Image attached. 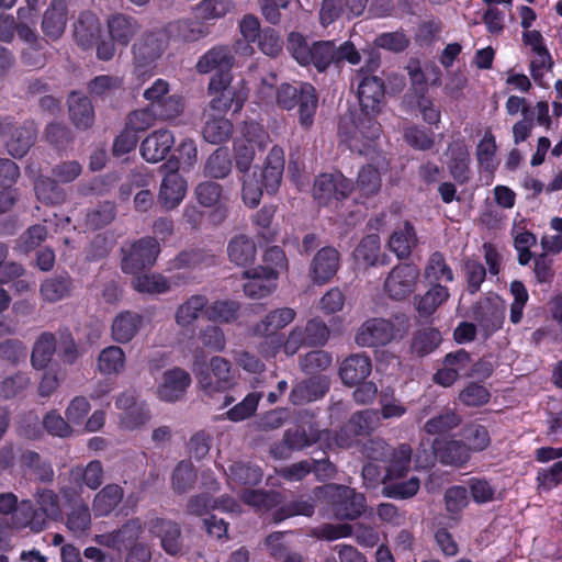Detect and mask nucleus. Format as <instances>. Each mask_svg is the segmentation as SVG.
I'll list each match as a JSON object with an SVG mask.
<instances>
[{
	"instance_id": "f257e3e1",
	"label": "nucleus",
	"mask_w": 562,
	"mask_h": 562,
	"mask_svg": "<svg viewBox=\"0 0 562 562\" xmlns=\"http://www.w3.org/2000/svg\"><path fill=\"white\" fill-rule=\"evenodd\" d=\"M286 49L301 66H313L318 72H325L330 65L339 67L345 60L357 65L361 60L359 52L351 42L336 46L334 41H316L312 44L299 32H291L286 40Z\"/></svg>"
},
{
	"instance_id": "f03ea898",
	"label": "nucleus",
	"mask_w": 562,
	"mask_h": 562,
	"mask_svg": "<svg viewBox=\"0 0 562 562\" xmlns=\"http://www.w3.org/2000/svg\"><path fill=\"white\" fill-rule=\"evenodd\" d=\"M409 328L411 319L405 313L393 314L390 318L373 317L358 328L355 341L360 347L386 346L403 339Z\"/></svg>"
},
{
	"instance_id": "7ed1b4c3",
	"label": "nucleus",
	"mask_w": 562,
	"mask_h": 562,
	"mask_svg": "<svg viewBox=\"0 0 562 562\" xmlns=\"http://www.w3.org/2000/svg\"><path fill=\"white\" fill-rule=\"evenodd\" d=\"M192 371L196 378L198 384L205 396L214 397L233 389L237 384L232 363L224 357L214 356L210 359L206 367L203 361L195 360Z\"/></svg>"
},
{
	"instance_id": "20e7f679",
	"label": "nucleus",
	"mask_w": 562,
	"mask_h": 562,
	"mask_svg": "<svg viewBox=\"0 0 562 562\" xmlns=\"http://www.w3.org/2000/svg\"><path fill=\"white\" fill-rule=\"evenodd\" d=\"M318 498L330 506L336 518L353 520L366 509V497L346 485L327 484L315 490Z\"/></svg>"
},
{
	"instance_id": "39448f33",
	"label": "nucleus",
	"mask_w": 562,
	"mask_h": 562,
	"mask_svg": "<svg viewBox=\"0 0 562 562\" xmlns=\"http://www.w3.org/2000/svg\"><path fill=\"white\" fill-rule=\"evenodd\" d=\"M232 74L215 75L209 83V93L212 99L204 111L224 114L229 110H241L246 95L243 90L232 82Z\"/></svg>"
},
{
	"instance_id": "423d86ee",
	"label": "nucleus",
	"mask_w": 562,
	"mask_h": 562,
	"mask_svg": "<svg viewBox=\"0 0 562 562\" xmlns=\"http://www.w3.org/2000/svg\"><path fill=\"white\" fill-rule=\"evenodd\" d=\"M121 252L122 271L136 276L146 269H150L155 265L160 252V247L156 238L143 237L132 244L123 246Z\"/></svg>"
},
{
	"instance_id": "0eeeda50",
	"label": "nucleus",
	"mask_w": 562,
	"mask_h": 562,
	"mask_svg": "<svg viewBox=\"0 0 562 562\" xmlns=\"http://www.w3.org/2000/svg\"><path fill=\"white\" fill-rule=\"evenodd\" d=\"M104 481V469L99 460L90 461L86 467H75L68 473L67 483L61 485L59 493L67 502L79 499L83 487L95 491Z\"/></svg>"
},
{
	"instance_id": "6e6552de",
	"label": "nucleus",
	"mask_w": 562,
	"mask_h": 562,
	"mask_svg": "<svg viewBox=\"0 0 562 562\" xmlns=\"http://www.w3.org/2000/svg\"><path fill=\"white\" fill-rule=\"evenodd\" d=\"M0 136L5 138L8 153L14 158H22L36 142L37 127L33 121L18 124L4 120L0 122Z\"/></svg>"
},
{
	"instance_id": "1a4fd4ad",
	"label": "nucleus",
	"mask_w": 562,
	"mask_h": 562,
	"mask_svg": "<svg viewBox=\"0 0 562 562\" xmlns=\"http://www.w3.org/2000/svg\"><path fill=\"white\" fill-rule=\"evenodd\" d=\"M166 49V40L161 33L146 32L132 46L133 63L138 76L154 68Z\"/></svg>"
},
{
	"instance_id": "9d476101",
	"label": "nucleus",
	"mask_w": 562,
	"mask_h": 562,
	"mask_svg": "<svg viewBox=\"0 0 562 562\" xmlns=\"http://www.w3.org/2000/svg\"><path fill=\"white\" fill-rule=\"evenodd\" d=\"M269 140V135L260 126L256 124L246 126L244 138L234 143L237 170L246 175L256 157V151H262Z\"/></svg>"
},
{
	"instance_id": "9b49d317",
	"label": "nucleus",
	"mask_w": 562,
	"mask_h": 562,
	"mask_svg": "<svg viewBox=\"0 0 562 562\" xmlns=\"http://www.w3.org/2000/svg\"><path fill=\"white\" fill-rule=\"evenodd\" d=\"M352 191L353 182L341 172L322 173L314 181L313 198L318 205L327 206L347 199Z\"/></svg>"
},
{
	"instance_id": "f8f14e48",
	"label": "nucleus",
	"mask_w": 562,
	"mask_h": 562,
	"mask_svg": "<svg viewBox=\"0 0 562 562\" xmlns=\"http://www.w3.org/2000/svg\"><path fill=\"white\" fill-rule=\"evenodd\" d=\"M506 307L498 296L484 297L471 308L472 318L485 339L503 327Z\"/></svg>"
},
{
	"instance_id": "ddd939ff",
	"label": "nucleus",
	"mask_w": 562,
	"mask_h": 562,
	"mask_svg": "<svg viewBox=\"0 0 562 562\" xmlns=\"http://www.w3.org/2000/svg\"><path fill=\"white\" fill-rule=\"evenodd\" d=\"M419 269L413 263H398L387 274L384 290L395 301L409 296L416 289Z\"/></svg>"
},
{
	"instance_id": "4468645a",
	"label": "nucleus",
	"mask_w": 562,
	"mask_h": 562,
	"mask_svg": "<svg viewBox=\"0 0 562 562\" xmlns=\"http://www.w3.org/2000/svg\"><path fill=\"white\" fill-rule=\"evenodd\" d=\"M148 532L157 538L161 549L169 555L176 557L183 553L184 539L181 526L169 518L155 517L148 521Z\"/></svg>"
},
{
	"instance_id": "2eb2a0df",
	"label": "nucleus",
	"mask_w": 562,
	"mask_h": 562,
	"mask_svg": "<svg viewBox=\"0 0 562 562\" xmlns=\"http://www.w3.org/2000/svg\"><path fill=\"white\" fill-rule=\"evenodd\" d=\"M473 356L464 349L449 352L442 360V367L437 370L434 381L445 387L451 386L459 378H472Z\"/></svg>"
},
{
	"instance_id": "dca6fc26",
	"label": "nucleus",
	"mask_w": 562,
	"mask_h": 562,
	"mask_svg": "<svg viewBox=\"0 0 562 562\" xmlns=\"http://www.w3.org/2000/svg\"><path fill=\"white\" fill-rule=\"evenodd\" d=\"M379 423V412L373 409H366L358 412L341 427L337 434V441L339 446L349 448L358 438L367 436L373 431Z\"/></svg>"
},
{
	"instance_id": "f3484780",
	"label": "nucleus",
	"mask_w": 562,
	"mask_h": 562,
	"mask_svg": "<svg viewBox=\"0 0 562 562\" xmlns=\"http://www.w3.org/2000/svg\"><path fill=\"white\" fill-rule=\"evenodd\" d=\"M357 78L358 99L362 113L380 114L384 101L385 88L383 80L378 76H370L362 69Z\"/></svg>"
},
{
	"instance_id": "a211bd4d",
	"label": "nucleus",
	"mask_w": 562,
	"mask_h": 562,
	"mask_svg": "<svg viewBox=\"0 0 562 562\" xmlns=\"http://www.w3.org/2000/svg\"><path fill=\"white\" fill-rule=\"evenodd\" d=\"M340 268V254L331 246H325L314 255L310 268L308 277L313 283L322 285L328 283Z\"/></svg>"
},
{
	"instance_id": "6ab92c4d",
	"label": "nucleus",
	"mask_w": 562,
	"mask_h": 562,
	"mask_svg": "<svg viewBox=\"0 0 562 562\" xmlns=\"http://www.w3.org/2000/svg\"><path fill=\"white\" fill-rule=\"evenodd\" d=\"M247 282L244 292L250 299H262L270 295L277 289L279 271L271 267L259 266L244 272Z\"/></svg>"
},
{
	"instance_id": "aec40b11",
	"label": "nucleus",
	"mask_w": 562,
	"mask_h": 562,
	"mask_svg": "<svg viewBox=\"0 0 562 562\" xmlns=\"http://www.w3.org/2000/svg\"><path fill=\"white\" fill-rule=\"evenodd\" d=\"M110 38L121 47H127L136 34L140 32L142 24L132 15L114 13L106 21Z\"/></svg>"
},
{
	"instance_id": "412c9836",
	"label": "nucleus",
	"mask_w": 562,
	"mask_h": 562,
	"mask_svg": "<svg viewBox=\"0 0 562 562\" xmlns=\"http://www.w3.org/2000/svg\"><path fill=\"white\" fill-rule=\"evenodd\" d=\"M284 164L283 149L280 146H273L260 172V182L268 194H274L279 190L282 182Z\"/></svg>"
},
{
	"instance_id": "4be33fe9",
	"label": "nucleus",
	"mask_w": 562,
	"mask_h": 562,
	"mask_svg": "<svg viewBox=\"0 0 562 562\" xmlns=\"http://www.w3.org/2000/svg\"><path fill=\"white\" fill-rule=\"evenodd\" d=\"M426 83H419L414 88L412 93L405 95V102L409 111H418L423 120L430 125H438L440 123L441 113L439 108L435 104L432 98L428 94Z\"/></svg>"
},
{
	"instance_id": "5701e85b",
	"label": "nucleus",
	"mask_w": 562,
	"mask_h": 562,
	"mask_svg": "<svg viewBox=\"0 0 562 562\" xmlns=\"http://www.w3.org/2000/svg\"><path fill=\"white\" fill-rule=\"evenodd\" d=\"M432 449L440 463L451 467H463L471 458V452L462 440L435 439Z\"/></svg>"
},
{
	"instance_id": "b1692460",
	"label": "nucleus",
	"mask_w": 562,
	"mask_h": 562,
	"mask_svg": "<svg viewBox=\"0 0 562 562\" xmlns=\"http://www.w3.org/2000/svg\"><path fill=\"white\" fill-rule=\"evenodd\" d=\"M202 136L205 142L221 145L228 142L234 133L233 123L224 114L203 111Z\"/></svg>"
},
{
	"instance_id": "393cba45",
	"label": "nucleus",
	"mask_w": 562,
	"mask_h": 562,
	"mask_svg": "<svg viewBox=\"0 0 562 562\" xmlns=\"http://www.w3.org/2000/svg\"><path fill=\"white\" fill-rule=\"evenodd\" d=\"M329 390V380L324 375H314L296 383L290 392L293 405H303L323 397Z\"/></svg>"
},
{
	"instance_id": "a878e982",
	"label": "nucleus",
	"mask_w": 562,
	"mask_h": 562,
	"mask_svg": "<svg viewBox=\"0 0 562 562\" xmlns=\"http://www.w3.org/2000/svg\"><path fill=\"white\" fill-rule=\"evenodd\" d=\"M175 144V137L168 130L161 128L150 133L140 144V153L149 162H158L166 158Z\"/></svg>"
},
{
	"instance_id": "bb28decb",
	"label": "nucleus",
	"mask_w": 562,
	"mask_h": 562,
	"mask_svg": "<svg viewBox=\"0 0 562 562\" xmlns=\"http://www.w3.org/2000/svg\"><path fill=\"white\" fill-rule=\"evenodd\" d=\"M235 56L226 45H217L209 49L198 61L196 70L200 74H209L217 70V75L231 74Z\"/></svg>"
},
{
	"instance_id": "cd10ccee",
	"label": "nucleus",
	"mask_w": 562,
	"mask_h": 562,
	"mask_svg": "<svg viewBox=\"0 0 562 562\" xmlns=\"http://www.w3.org/2000/svg\"><path fill=\"white\" fill-rule=\"evenodd\" d=\"M371 371V359L364 353H353L340 363L338 373L346 386H355L364 381Z\"/></svg>"
},
{
	"instance_id": "c85d7f7f",
	"label": "nucleus",
	"mask_w": 562,
	"mask_h": 562,
	"mask_svg": "<svg viewBox=\"0 0 562 562\" xmlns=\"http://www.w3.org/2000/svg\"><path fill=\"white\" fill-rule=\"evenodd\" d=\"M187 192V182L176 170L166 173L160 184L158 202L167 210L176 209L183 200Z\"/></svg>"
},
{
	"instance_id": "c756f323",
	"label": "nucleus",
	"mask_w": 562,
	"mask_h": 562,
	"mask_svg": "<svg viewBox=\"0 0 562 562\" xmlns=\"http://www.w3.org/2000/svg\"><path fill=\"white\" fill-rule=\"evenodd\" d=\"M191 384L189 372L181 368H173L166 371L162 375V382L158 386V395L162 401H179Z\"/></svg>"
},
{
	"instance_id": "7c9ffc66",
	"label": "nucleus",
	"mask_w": 562,
	"mask_h": 562,
	"mask_svg": "<svg viewBox=\"0 0 562 562\" xmlns=\"http://www.w3.org/2000/svg\"><path fill=\"white\" fill-rule=\"evenodd\" d=\"M21 464L25 469V475L34 482L50 484L55 479L52 462L33 450H26L21 456Z\"/></svg>"
},
{
	"instance_id": "2f4dec72",
	"label": "nucleus",
	"mask_w": 562,
	"mask_h": 562,
	"mask_svg": "<svg viewBox=\"0 0 562 562\" xmlns=\"http://www.w3.org/2000/svg\"><path fill=\"white\" fill-rule=\"evenodd\" d=\"M67 24V7L61 0H53L42 20V31L48 40L56 41L64 34Z\"/></svg>"
},
{
	"instance_id": "473e14b6",
	"label": "nucleus",
	"mask_w": 562,
	"mask_h": 562,
	"mask_svg": "<svg viewBox=\"0 0 562 562\" xmlns=\"http://www.w3.org/2000/svg\"><path fill=\"white\" fill-rule=\"evenodd\" d=\"M448 153L450 159L448 169L451 177L460 184L468 183L470 180V153L463 140H454L449 144Z\"/></svg>"
},
{
	"instance_id": "72a5a7b5",
	"label": "nucleus",
	"mask_w": 562,
	"mask_h": 562,
	"mask_svg": "<svg viewBox=\"0 0 562 562\" xmlns=\"http://www.w3.org/2000/svg\"><path fill=\"white\" fill-rule=\"evenodd\" d=\"M297 91H300V97H294V108L299 106V122L302 127L307 130L314 123L318 95L316 89L307 82H300Z\"/></svg>"
},
{
	"instance_id": "f704fd0d",
	"label": "nucleus",
	"mask_w": 562,
	"mask_h": 562,
	"mask_svg": "<svg viewBox=\"0 0 562 562\" xmlns=\"http://www.w3.org/2000/svg\"><path fill=\"white\" fill-rule=\"evenodd\" d=\"M296 313L291 307H281L269 312L251 327L252 335H279V330L294 321Z\"/></svg>"
},
{
	"instance_id": "c9c22d12",
	"label": "nucleus",
	"mask_w": 562,
	"mask_h": 562,
	"mask_svg": "<svg viewBox=\"0 0 562 562\" xmlns=\"http://www.w3.org/2000/svg\"><path fill=\"white\" fill-rule=\"evenodd\" d=\"M143 325V316L136 312L125 311L115 316L111 326L113 340L120 344L131 341Z\"/></svg>"
},
{
	"instance_id": "e433bc0d",
	"label": "nucleus",
	"mask_w": 562,
	"mask_h": 562,
	"mask_svg": "<svg viewBox=\"0 0 562 562\" xmlns=\"http://www.w3.org/2000/svg\"><path fill=\"white\" fill-rule=\"evenodd\" d=\"M57 351V338L50 331L41 333L35 339L31 352V366L35 370H44Z\"/></svg>"
},
{
	"instance_id": "4c0bfd02",
	"label": "nucleus",
	"mask_w": 562,
	"mask_h": 562,
	"mask_svg": "<svg viewBox=\"0 0 562 562\" xmlns=\"http://www.w3.org/2000/svg\"><path fill=\"white\" fill-rule=\"evenodd\" d=\"M167 32L171 40L189 43L205 37L209 34V29L201 21L180 19L169 23Z\"/></svg>"
},
{
	"instance_id": "58836bf2",
	"label": "nucleus",
	"mask_w": 562,
	"mask_h": 562,
	"mask_svg": "<svg viewBox=\"0 0 562 562\" xmlns=\"http://www.w3.org/2000/svg\"><path fill=\"white\" fill-rule=\"evenodd\" d=\"M101 25L98 16L90 12H82L75 23L74 36L83 48H90L99 38Z\"/></svg>"
},
{
	"instance_id": "ea45409f",
	"label": "nucleus",
	"mask_w": 562,
	"mask_h": 562,
	"mask_svg": "<svg viewBox=\"0 0 562 562\" xmlns=\"http://www.w3.org/2000/svg\"><path fill=\"white\" fill-rule=\"evenodd\" d=\"M418 243L414 226L409 222H404L397 226L389 239V248L398 259L407 258Z\"/></svg>"
},
{
	"instance_id": "a19ab883",
	"label": "nucleus",
	"mask_w": 562,
	"mask_h": 562,
	"mask_svg": "<svg viewBox=\"0 0 562 562\" xmlns=\"http://www.w3.org/2000/svg\"><path fill=\"white\" fill-rule=\"evenodd\" d=\"M124 490L119 484H108L93 497L92 510L97 517L110 515L122 502Z\"/></svg>"
},
{
	"instance_id": "79ce46f5",
	"label": "nucleus",
	"mask_w": 562,
	"mask_h": 562,
	"mask_svg": "<svg viewBox=\"0 0 562 562\" xmlns=\"http://www.w3.org/2000/svg\"><path fill=\"white\" fill-rule=\"evenodd\" d=\"M74 282L67 272L55 274L43 281L40 288L42 297L49 302H58L71 294Z\"/></svg>"
},
{
	"instance_id": "37998d69",
	"label": "nucleus",
	"mask_w": 562,
	"mask_h": 562,
	"mask_svg": "<svg viewBox=\"0 0 562 562\" xmlns=\"http://www.w3.org/2000/svg\"><path fill=\"white\" fill-rule=\"evenodd\" d=\"M357 261L366 266L385 265L387 256L381 254L380 237L376 234H370L361 239L353 251Z\"/></svg>"
},
{
	"instance_id": "c03bdc74",
	"label": "nucleus",
	"mask_w": 562,
	"mask_h": 562,
	"mask_svg": "<svg viewBox=\"0 0 562 562\" xmlns=\"http://www.w3.org/2000/svg\"><path fill=\"white\" fill-rule=\"evenodd\" d=\"M256 245L251 238L240 234L234 236L227 245L228 259L237 266H247L256 258Z\"/></svg>"
},
{
	"instance_id": "a18cd8bd",
	"label": "nucleus",
	"mask_w": 562,
	"mask_h": 562,
	"mask_svg": "<svg viewBox=\"0 0 562 562\" xmlns=\"http://www.w3.org/2000/svg\"><path fill=\"white\" fill-rule=\"evenodd\" d=\"M238 26L244 42H236V52L244 56H251L255 53L251 44L255 43L262 33L260 21L255 14L248 13L241 18Z\"/></svg>"
},
{
	"instance_id": "49530a36",
	"label": "nucleus",
	"mask_w": 562,
	"mask_h": 562,
	"mask_svg": "<svg viewBox=\"0 0 562 562\" xmlns=\"http://www.w3.org/2000/svg\"><path fill=\"white\" fill-rule=\"evenodd\" d=\"M207 304L209 300L204 295L196 294L190 296L178 306L175 315L176 323L181 327L191 326L202 314H205Z\"/></svg>"
},
{
	"instance_id": "de8ad7c7",
	"label": "nucleus",
	"mask_w": 562,
	"mask_h": 562,
	"mask_svg": "<svg viewBox=\"0 0 562 562\" xmlns=\"http://www.w3.org/2000/svg\"><path fill=\"white\" fill-rule=\"evenodd\" d=\"M461 423L462 416L454 408L445 407L424 424L423 430L428 435H445Z\"/></svg>"
},
{
	"instance_id": "09e8293b",
	"label": "nucleus",
	"mask_w": 562,
	"mask_h": 562,
	"mask_svg": "<svg viewBox=\"0 0 562 562\" xmlns=\"http://www.w3.org/2000/svg\"><path fill=\"white\" fill-rule=\"evenodd\" d=\"M413 449L408 443H401L396 448L392 447L389 467L386 470V479L400 480L408 473L411 469Z\"/></svg>"
},
{
	"instance_id": "8fccbe9b",
	"label": "nucleus",
	"mask_w": 562,
	"mask_h": 562,
	"mask_svg": "<svg viewBox=\"0 0 562 562\" xmlns=\"http://www.w3.org/2000/svg\"><path fill=\"white\" fill-rule=\"evenodd\" d=\"M442 341L441 334L432 327H424L413 334L411 352L423 358L436 350Z\"/></svg>"
},
{
	"instance_id": "3c124183",
	"label": "nucleus",
	"mask_w": 562,
	"mask_h": 562,
	"mask_svg": "<svg viewBox=\"0 0 562 562\" xmlns=\"http://www.w3.org/2000/svg\"><path fill=\"white\" fill-rule=\"evenodd\" d=\"M69 114L72 123L81 130L89 128L94 120V112L91 101L87 97H81L72 92L68 100Z\"/></svg>"
},
{
	"instance_id": "603ef678",
	"label": "nucleus",
	"mask_w": 562,
	"mask_h": 562,
	"mask_svg": "<svg viewBox=\"0 0 562 562\" xmlns=\"http://www.w3.org/2000/svg\"><path fill=\"white\" fill-rule=\"evenodd\" d=\"M34 190L37 200L46 205H58L67 199L66 191L50 177H38L34 183Z\"/></svg>"
},
{
	"instance_id": "864d4df0",
	"label": "nucleus",
	"mask_w": 562,
	"mask_h": 562,
	"mask_svg": "<svg viewBox=\"0 0 562 562\" xmlns=\"http://www.w3.org/2000/svg\"><path fill=\"white\" fill-rule=\"evenodd\" d=\"M449 295L448 289L440 283L431 285L424 295L415 297L419 316L428 317L432 315L448 300Z\"/></svg>"
},
{
	"instance_id": "5fc2aeb1",
	"label": "nucleus",
	"mask_w": 562,
	"mask_h": 562,
	"mask_svg": "<svg viewBox=\"0 0 562 562\" xmlns=\"http://www.w3.org/2000/svg\"><path fill=\"white\" fill-rule=\"evenodd\" d=\"M319 439V430L314 425H297L284 431L283 442L289 450H301L315 443Z\"/></svg>"
},
{
	"instance_id": "6e6d98bb",
	"label": "nucleus",
	"mask_w": 562,
	"mask_h": 562,
	"mask_svg": "<svg viewBox=\"0 0 562 562\" xmlns=\"http://www.w3.org/2000/svg\"><path fill=\"white\" fill-rule=\"evenodd\" d=\"M31 385L30 373L16 371L0 381V398L8 401L23 396Z\"/></svg>"
},
{
	"instance_id": "4d7b16f0",
	"label": "nucleus",
	"mask_w": 562,
	"mask_h": 562,
	"mask_svg": "<svg viewBox=\"0 0 562 562\" xmlns=\"http://www.w3.org/2000/svg\"><path fill=\"white\" fill-rule=\"evenodd\" d=\"M125 368V352L119 346H109L101 350L97 359V369L101 374H119Z\"/></svg>"
},
{
	"instance_id": "13d9d810",
	"label": "nucleus",
	"mask_w": 562,
	"mask_h": 562,
	"mask_svg": "<svg viewBox=\"0 0 562 562\" xmlns=\"http://www.w3.org/2000/svg\"><path fill=\"white\" fill-rule=\"evenodd\" d=\"M460 434L462 441L465 442L470 452H481L491 445V437L487 428L475 422L465 424Z\"/></svg>"
},
{
	"instance_id": "bf43d9fd",
	"label": "nucleus",
	"mask_w": 562,
	"mask_h": 562,
	"mask_svg": "<svg viewBox=\"0 0 562 562\" xmlns=\"http://www.w3.org/2000/svg\"><path fill=\"white\" fill-rule=\"evenodd\" d=\"M232 171V159L227 148L214 150L205 161L204 175L213 179H224Z\"/></svg>"
},
{
	"instance_id": "052dcab7",
	"label": "nucleus",
	"mask_w": 562,
	"mask_h": 562,
	"mask_svg": "<svg viewBox=\"0 0 562 562\" xmlns=\"http://www.w3.org/2000/svg\"><path fill=\"white\" fill-rule=\"evenodd\" d=\"M420 487V481L417 476H412L407 481L383 479L382 495L390 498L406 499L415 496Z\"/></svg>"
},
{
	"instance_id": "680f3d73",
	"label": "nucleus",
	"mask_w": 562,
	"mask_h": 562,
	"mask_svg": "<svg viewBox=\"0 0 562 562\" xmlns=\"http://www.w3.org/2000/svg\"><path fill=\"white\" fill-rule=\"evenodd\" d=\"M382 187L380 171L372 165L363 166L359 173L353 190H358L362 196L376 195Z\"/></svg>"
},
{
	"instance_id": "e2e57ef3",
	"label": "nucleus",
	"mask_w": 562,
	"mask_h": 562,
	"mask_svg": "<svg viewBox=\"0 0 562 562\" xmlns=\"http://www.w3.org/2000/svg\"><path fill=\"white\" fill-rule=\"evenodd\" d=\"M74 505L67 514V528L77 536L86 533L91 526V514L87 503L78 499L72 502Z\"/></svg>"
},
{
	"instance_id": "0e129e2a",
	"label": "nucleus",
	"mask_w": 562,
	"mask_h": 562,
	"mask_svg": "<svg viewBox=\"0 0 562 562\" xmlns=\"http://www.w3.org/2000/svg\"><path fill=\"white\" fill-rule=\"evenodd\" d=\"M315 512V504L312 498L293 499L272 513V521L278 524L294 516L311 517Z\"/></svg>"
},
{
	"instance_id": "69168bd1",
	"label": "nucleus",
	"mask_w": 562,
	"mask_h": 562,
	"mask_svg": "<svg viewBox=\"0 0 562 562\" xmlns=\"http://www.w3.org/2000/svg\"><path fill=\"white\" fill-rule=\"evenodd\" d=\"M245 504L259 510H270L281 503V494L276 491L246 488L241 494Z\"/></svg>"
},
{
	"instance_id": "338daca9",
	"label": "nucleus",
	"mask_w": 562,
	"mask_h": 562,
	"mask_svg": "<svg viewBox=\"0 0 562 562\" xmlns=\"http://www.w3.org/2000/svg\"><path fill=\"white\" fill-rule=\"evenodd\" d=\"M240 305L232 300H218L207 305L206 317L212 322L232 323L237 319Z\"/></svg>"
},
{
	"instance_id": "774afa93",
	"label": "nucleus",
	"mask_w": 562,
	"mask_h": 562,
	"mask_svg": "<svg viewBox=\"0 0 562 562\" xmlns=\"http://www.w3.org/2000/svg\"><path fill=\"white\" fill-rule=\"evenodd\" d=\"M27 357L26 345L18 338H7L0 342V360L11 367L23 363Z\"/></svg>"
}]
</instances>
